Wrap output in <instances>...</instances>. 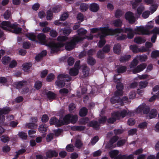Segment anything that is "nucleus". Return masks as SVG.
<instances>
[{
    "mask_svg": "<svg viewBox=\"0 0 159 159\" xmlns=\"http://www.w3.org/2000/svg\"><path fill=\"white\" fill-rule=\"evenodd\" d=\"M84 38L78 36L73 37L70 41L66 42L65 43H55L56 46H54L52 53L58 52L60 50L61 48L65 46V49L67 51H71L76 46L77 44L79 42L83 41Z\"/></svg>",
    "mask_w": 159,
    "mask_h": 159,
    "instance_id": "f257e3e1",
    "label": "nucleus"
},
{
    "mask_svg": "<svg viewBox=\"0 0 159 159\" xmlns=\"http://www.w3.org/2000/svg\"><path fill=\"white\" fill-rule=\"evenodd\" d=\"M123 30L122 28H116L113 29L109 28L108 27H101V32L98 34L101 40H105V38L107 36L113 35L116 34H119L123 32Z\"/></svg>",
    "mask_w": 159,
    "mask_h": 159,
    "instance_id": "f03ea898",
    "label": "nucleus"
},
{
    "mask_svg": "<svg viewBox=\"0 0 159 159\" xmlns=\"http://www.w3.org/2000/svg\"><path fill=\"white\" fill-rule=\"evenodd\" d=\"M1 25V28L3 30L16 34H19L21 32L22 28L18 27L17 24H11L9 21H3Z\"/></svg>",
    "mask_w": 159,
    "mask_h": 159,
    "instance_id": "7ed1b4c3",
    "label": "nucleus"
},
{
    "mask_svg": "<svg viewBox=\"0 0 159 159\" xmlns=\"http://www.w3.org/2000/svg\"><path fill=\"white\" fill-rule=\"evenodd\" d=\"M37 38L40 43L42 44L48 46L51 50V53H52L54 46H56V42L52 39L49 38L48 39H46L45 35L41 33L38 34Z\"/></svg>",
    "mask_w": 159,
    "mask_h": 159,
    "instance_id": "20e7f679",
    "label": "nucleus"
},
{
    "mask_svg": "<svg viewBox=\"0 0 159 159\" xmlns=\"http://www.w3.org/2000/svg\"><path fill=\"white\" fill-rule=\"evenodd\" d=\"M71 79L70 76L68 75L60 74L57 76V80L56 81L55 84L57 86L63 88L65 85V81L69 82Z\"/></svg>",
    "mask_w": 159,
    "mask_h": 159,
    "instance_id": "39448f33",
    "label": "nucleus"
},
{
    "mask_svg": "<svg viewBox=\"0 0 159 159\" xmlns=\"http://www.w3.org/2000/svg\"><path fill=\"white\" fill-rule=\"evenodd\" d=\"M132 112L130 111H127L125 110H123L120 112L117 111L115 113L112 114L111 116H112L116 117L117 119H119L120 117L123 118L126 115L130 116L131 115Z\"/></svg>",
    "mask_w": 159,
    "mask_h": 159,
    "instance_id": "423d86ee",
    "label": "nucleus"
},
{
    "mask_svg": "<svg viewBox=\"0 0 159 159\" xmlns=\"http://www.w3.org/2000/svg\"><path fill=\"white\" fill-rule=\"evenodd\" d=\"M11 111L9 107H5L0 109V124H3L5 120V116L3 115L8 113Z\"/></svg>",
    "mask_w": 159,
    "mask_h": 159,
    "instance_id": "0eeeda50",
    "label": "nucleus"
},
{
    "mask_svg": "<svg viewBox=\"0 0 159 159\" xmlns=\"http://www.w3.org/2000/svg\"><path fill=\"white\" fill-rule=\"evenodd\" d=\"M150 110V108L146 105L145 103L139 106L136 110L137 113H140L143 112V114H147L149 113Z\"/></svg>",
    "mask_w": 159,
    "mask_h": 159,
    "instance_id": "6e6552de",
    "label": "nucleus"
},
{
    "mask_svg": "<svg viewBox=\"0 0 159 159\" xmlns=\"http://www.w3.org/2000/svg\"><path fill=\"white\" fill-rule=\"evenodd\" d=\"M119 151L117 150H113L109 152L110 157L114 159H126L125 154L118 155Z\"/></svg>",
    "mask_w": 159,
    "mask_h": 159,
    "instance_id": "1a4fd4ad",
    "label": "nucleus"
},
{
    "mask_svg": "<svg viewBox=\"0 0 159 159\" xmlns=\"http://www.w3.org/2000/svg\"><path fill=\"white\" fill-rule=\"evenodd\" d=\"M125 18L126 20H128L130 24H134L135 22V19L134 15L131 11H128L125 14Z\"/></svg>",
    "mask_w": 159,
    "mask_h": 159,
    "instance_id": "9d476101",
    "label": "nucleus"
},
{
    "mask_svg": "<svg viewBox=\"0 0 159 159\" xmlns=\"http://www.w3.org/2000/svg\"><path fill=\"white\" fill-rule=\"evenodd\" d=\"M135 31L140 32L142 35H149L150 32L149 30L145 29L142 26L136 27V28L134 30Z\"/></svg>",
    "mask_w": 159,
    "mask_h": 159,
    "instance_id": "9b49d317",
    "label": "nucleus"
},
{
    "mask_svg": "<svg viewBox=\"0 0 159 159\" xmlns=\"http://www.w3.org/2000/svg\"><path fill=\"white\" fill-rule=\"evenodd\" d=\"M49 124L51 125H54L57 127L61 126L60 120H58L55 117H52L50 119Z\"/></svg>",
    "mask_w": 159,
    "mask_h": 159,
    "instance_id": "f8f14e48",
    "label": "nucleus"
},
{
    "mask_svg": "<svg viewBox=\"0 0 159 159\" xmlns=\"http://www.w3.org/2000/svg\"><path fill=\"white\" fill-rule=\"evenodd\" d=\"M147 65L145 63H142L138 66L133 70V72L134 74H136L143 71L146 67Z\"/></svg>",
    "mask_w": 159,
    "mask_h": 159,
    "instance_id": "ddd939ff",
    "label": "nucleus"
},
{
    "mask_svg": "<svg viewBox=\"0 0 159 159\" xmlns=\"http://www.w3.org/2000/svg\"><path fill=\"white\" fill-rule=\"evenodd\" d=\"M70 115L68 114L66 115L63 118L62 120H60L61 126L63 125H66L70 123Z\"/></svg>",
    "mask_w": 159,
    "mask_h": 159,
    "instance_id": "4468645a",
    "label": "nucleus"
},
{
    "mask_svg": "<svg viewBox=\"0 0 159 159\" xmlns=\"http://www.w3.org/2000/svg\"><path fill=\"white\" fill-rule=\"evenodd\" d=\"M46 156L48 158L57 157L58 155V153L56 151L49 149L46 152Z\"/></svg>",
    "mask_w": 159,
    "mask_h": 159,
    "instance_id": "2eb2a0df",
    "label": "nucleus"
},
{
    "mask_svg": "<svg viewBox=\"0 0 159 159\" xmlns=\"http://www.w3.org/2000/svg\"><path fill=\"white\" fill-rule=\"evenodd\" d=\"M88 126L90 127L93 128L95 130H98L100 128V125L98 122L96 120H92L90 121Z\"/></svg>",
    "mask_w": 159,
    "mask_h": 159,
    "instance_id": "dca6fc26",
    "label": "nucleus"
},
{
    "mask_svg": "<svg viewBox=\"0 0 159 159\" xmlns=\"http://www.w3.org/2000/svg\"><path fill=\"white\" fill-rule=\"evenodd\" d=\"M47 52L46 50H43L41 52L37 55L35 57V60L37 61H40L43 58V57L46 55Z\"/></svg>",
    "mask_w": 159,
    "mask_h": 159,
    "instance_id": "f3484780",
    "label": "nucleus"
},
{
    "mask_svg": "<svg viewBox=\"0 0 159 159\" xmlns=\"http://www.w3.org/2000/svg\"><path fill=\"white\" fill-rule=\"evenodd\" d=\"M99 9V7L98 5L96 3H92L89 6L90 10L93 12H97Z\"/></svg>",
    "mask_w": 159,
    "mask_h": 159,
    "instance_id": "a211bd4d",
    "label": "nucleus"
},
{
    "mask_svg": "<svg viewBox=\"0 0 159 159\" xmlns=\"http://www.w3.org/2000/svg\"><path fill=\"white\" fill-rule=\"evenodd\" d=\"M131 57L130 55H126L121 56L120 58L119 61L121 63H125L128 61Z\"/></svg>",
    "mask_w": 159,
    "mask_h": 159,
    "instance_id": "6ab92c4d",
    "label": "nucleus"
},
{
    "mask_svg": "<svg viewBox=\"0 0 159 159\" xmlns=\"http://www.w3.org/2000/svg\"><path fill=\"white\" fill-rule=\"evenodd\" d=\"M112 24L115 27L120 28L123 25L122 21L120 19L114 20L112 21Z\"/></svg>",
    "mask_w": 159,
    "mask_h": 159,
    "instance_id": "aec40b11",
    "label": "nucleus"
},
{
    "mask_svg": "<svg viewBox=\"0 0 159 159\" xmlns=\"http://www.w3.org/2000/svg\"><path fill=\"white\" fill-rule=\"evenodd\" d=\"M121 46L120 43H117L114 45L113 47V51L114 53L119 55L120 53Z\"/></svg>",
    "mask_w": 159,
    "mask_h": 159,
    "instance_id": "412c9836",
    "label": "nucleus"
},
{
    "mask_svg": "<svg viewBox=\"0 0 159 159\" xmlns=\"http://www.w3.org/2000/svg\"><path fill=\"white\" fill-rule=\"evenodd\" d=\"M47 129L48 126L46 125L41 124L39 126L38 130L40 133L45 134Z\"/></svg>",
    "mask_w": 159,
    "mask_h": 159,
    "instance_id": "4be33fe9",
    "label": "nucleus"
},
{
    "mask_svg": "<svg viewBox=\"0 0 159 159\" xmlns=\"http://www.w3.org/2000/svg\"><path fill=\"white\" fill-rule=\"evenodd\" d=\"M88 110L85 107H83L80 110L79 114L81 117L85 116L87 114Z\"/></svg>",
    "mask_w": 159,
    "mask_h": 159,
    "instance_id": "5701e85b",
    "label": "nucleus"
},
{
    "mask_svg": "<svg viewBox=\"0 0 159 159\" xmlns=\"http://www.w3.org/2000/svg\"><path fill=\"white\" fill-rule=\"evenodd\" d=\"M90 69L86 65L82 66V72L85 77H87L89 74Z\"/></svg>",
    "mask_w": 159,
    "mask_h": 159,
    "instance_id": "b1692460",
    "label": "nucleus"
},
{
    "mask_svg": "<svg viewBox=\"0 0 159 159\" xmlns=\"http://www.w3.org/2000/svg\"><path fill=\"white\" fill-rule=\"evenodd\" d=\"M122 99L120 97H116L114 95L110 99V102L112 104L121 102Z\"/></svg>",
    "mask_w": 159,
    "mask_h": 159,
    "instance_id": "393cba45",
    "label": "nucleus"
},
{
    "mask_svg": "<svg viewBox=\"0 0 159 159\" xmlns=\"http://www.w3.org/2000/svg\"><path fill=\"white\" fill-rule=\"evenodd\" d=\"M85 128V126H74L71 127V129L73 131H81L84 130Z\"/></svg>",
    "mask_w": 159,
    "mask_h": 159,
    "instance_id": "a878e982",
    "label": "nucleus"
},
{
    "mask_svg": "<svg viewBox=\"0 0 159 159\" xmlns=\"http://www.w3.org/2000/svg\"><path fill=\"white\" fill-rule=\"evenodd\" d=\"M134 42L137 43L141 44L144 43L146 41V40L144 38L141 37H135L134 39Z\"/></svg>",
    "mask_w": 159,
    "mask_h": 159,
    "instance_id": "bb28decb",
    "label": "nucleus"
},
{
    "mask_svg": "<svg viewBox=\"0 0 159 159\" xmlns=\"http://www.w3.org/2000/svg\"><path fill=\"white\" fill-rule=\"evenodd\" d=\"M47 98L49 100H52L56 98V94L54 93L53 92L49 91L46 94Z\"/></svg>",
    "mask_w": 159,
    "mask_h": 159,
    "instance_id": "cd10ccee",
    "label": "nucleus"
},
{
    "mask_svg": "<svg viewBox=\"0 0 159 159\" xmlns=\"http://www.w3.org/2000/svg\"><path fill=\"white\" fill-rule=\"evenodd\" d=\"M79 73V69L76 68H71L69 70V74L70 76H75L77 75Z\"/></svg>",
    "mask_w": 159,
    "mask_h": 159,
    "instance_id": "c85d7f7f",
    "label": "nucleus"
},
{
    "mask_svg": "<svg viewBox=\"0 0 159 159\" xmlns=\"http://www.w3.org/2000/svg\"><path fill=\"white\" fill-rule=\"evenodd\" d=\"M87 62L89 65L93 66L96 63V60L92 57L89 56L87 59Z\"/></svg>",
    "mask_w": 159,
    "mask_h": 159,
    "instance_id": "c756f323",
    "label": "nucleus"
},
{
    "mask_svg": "<svg viewBox=\"0 0 159 159\" xmlns=\"http://www.w3.org/2000/svg\"><path fill=\"white\" fill-rule=\"evenodd\" d=\"M25 127L29 129H35L37 127V125L36 124L33 123H26Z\"/></svg>",
    "mask_w": 159,
    "mask_h": 159,
    "instance_id": "7c9ffc66",
    "label": "nucleus"
},
{
    "mask_svg": "<svg viewBox=\"0 0 159 159\" xmlns=\"http://www.w3.org/2000/svg\"><path fill=\"white\" fill-rule=\"evenodd\" d=\"M157 114V111L156 109H152L150 112L149 115V119H151L155 118Z\"/></svg>",
    "mask_w": 159,
    "mask_h": 159,
    "instance_id": "2f4dec72",
    "label": "nucleus"
},
{
    "mask_svg": "<svg viewBox=\"0 0 159 159\" xmlns=\"http://www.w3.org/2000/svg\"><path fill=\"white\" fill-rule=\"evenodd\" d=\"M26 36L30 40L33 41H36V36L34 33H28L27 34Z\"/></svg>",
    "mask_w": 159,
    "mask_h": 159,
    "instance_id": "473e14b6",
    "label": "nucleus"
},
{
    "mask_svg": "<svg viewBox=\"0 0 159 159\" xmlns=\"http://www.w3.org/2000/svg\"><path fill=\"white\" fill-rule=\"evenodd\" d=\"M89 120V118L88 117L81 118L79 120L80 124L81 125H85L88 122Z\"/></svg>",
    "mask_w": 159,
    "mask_h": 159,
    "instance_id": "72a5a7b5",
    "label": "nucleus"
},
{
    "mask_svg": "<svg viewBox=\"0 0 159 159\" xmlns=\"http://www.w3.org/2000/svg\"><path fill=\"white\" fill-rule=\"evenodd\" d=\"M88 5L85 3L81 4L80 6V9L81 11L84 12L87 11L88 9Z\"/></svg>",
    "mask_w": 159,
    "mask_h": 159,
    "instance_id": "f704fd0d",
    "label": "nucleus"
},
{
    "mask_svg": "<svg viewBox=\"0 0 159 159\" xmlns=\"http://www.w3.org/2000/svg\"><path fill=\"white\" fill-rule=\"evenodd\" d=\"M23 70L25 72H27L32 66V64L30 63H26L23 65Z\"/></svg>",
    "mask_w": 159,
    "mask_h": 159,
    "instance_id": "c9c22d12",
    "label": "nucleus"
},
{
    "mask_svg": "<svg viewBox=\"0 0 159 159\" xmlns=\"http://www.w3.org/2000/svg\"><path fill=\"white\" fill-rule=\"evenodd\" d=\"M18 136L20 138L24 140L26 139L28 137L27 134L23 131L19 132L18 133Z\"/></svg>",
    "mask_w": 159,
    "mask_h": 159,
    "instance_id": "e433bc0d",
    "label": "nucleus"
},
{
    "mask_svg": "<svg viewBox=\"0 0 159 159\" xmlns=\"http://www.w3.org/2000/svg\"><path fill=\"white\" fill-rule=\"evenodd\" d=\"M70 123H75L78 120V117L76 115L71 116L70 115Z\"/></svg>",
    "mask_w": 159,
    "mask_h": 159,
    "instance_id": "4c0bfd02",
    "label": "nucleus"
},
{
    "mask_svg": "<svg viewBox=\"0 0 159 159\" xmlns=\"http://www.w3.org/2000/svg\"><path fill=\"white\" fill-rule=\"evenodd\" d=\"M97 57L100 59H103L105 57V55L103 52L101 50L98 51L97 53Z\"/></svg>",
    "mask_w": 159,
    "mask_h": 159,
    "instance_id": "58836bf2",
    "label": "nucleus"
},
{
    "mask_svg": "<svg viewBox=\"0 0 159 159\" xmlns=\"http://www.w3.org/2000/svg\"><path fill=\"white\" fill-rule=\"evenodd\" d=\"M53 16V13L50 10H48L47 12L46 19L47 20H51Z\"/></svg>",
    "mask_w": 159,
    "mask_h": 159,
    "instance_id": "ea45409f",
    "label": "nucleus"
},
{
    "mask_svg": "<svg viewBox=\"0 0 159 159\" xmlns=\"http://www.w3.org/2000/svg\"><path fill=\"white\" fill-rule=\"evenodd\" d=\"M126 70V67L125 66H121L117 69V72L118 73H123Z\"/></svg>",
    "mask_w": 159,
    "mask_h": 159,
    "instance_id": "a19ab883",
    "label": "nucleus"
},
{
    "mask_svg": "<svg viewBox=\"0 0 159 159\" xmlns=\"http://www.w3.org/2000/svg\"><path fill=\"white\" fill-rule=\"evenodd\" d=\"M130 49L134 53H137L139 52V49L136 45H131L129 47Z\"/></svg>",
    "mask_w": 159,
    "mask_h": 159,
    "instance_id": "79ce46f5",
    "label": "nucleus"
},
{
    "mask_svg": "<svg viewBox=\"0 0 159 159\" xmlns=\"http://www.w3.org/2000/svg\"><path fill=\"white\" fill-rule=\"evenodd\" d=\"M62 7L61 5H56L55 7L52 8V10L54 13H57L59 12Z\"/></svg>",
    "mask_w": 159,
    "mask_h": 159,
    "instance_id": "37998d69",
    "label": "nucleus"
},
{
    "mask_svg": "<svg viewBox=\"0 0 159 159\" xmlns=\"http://www.w3.org/2000/svg\"><path fill=\"white\" fill-rule=\"evenodd\" d=\"M11 58L9 57H4L2 59V62L4 64L9 63L11 61Z\"/></svg>",
    "mask_w": 159,
    "mask_h": 159,
    "instance_id": "c03bdc74",
    "label": "nucleus"
},
{
    "mask_svg": "<svg viewBox=\"0 0 159 159\" xmlns=\"http://www.w3.org/2000/svg\"><path fill=\"white\" fill-rule=\"evenodd\" d=\"M42 85V82L41 81L38 80L35 82L34 86L36 89L39 90L41 88Z\"/></svg>",
    "mask_w": 159,
    "mask_h": 159,
    "instance_id": "a18cd8bd",
    "label": "nucleus"
},
{
    "mask_svg": "<svg viewBox=\"0 0 159 159\" xmlns=\"http://www.w3.org/2000/svg\"><path fill=\"white\" fill-rule=\"evenodd\" d=\"M123 13L122 10L120 9H117L115 13V16L117 18H118L121 17Z\"/></svg>",
    "mask_w": 159,
    "mask_h": 159,
    "instance_id": "49530a36",
    "label": "nucleus"
},
{
    "mask_svg": "<svg viewBox=\"0 0 159 159\" xmlns=\"http://www.w3.org/2000/svg\"><path fill=\"white\" fill-rule=\"evenodd\" d=\"M1 140L3 143H6L8 142L10 138L6 135H2L0 138Z\"/></svg>",
    "mask_w": 159,
    "mask_h": 159,
    "instance_id": "de8ad7c7",
    "label": "nucleus"
},
{
    "mask_svg": "<svg viewBox=\"0 0 159 159\" xmlns=\"http://www.w3.org/2000/svg\"><path fill=\"white\" fill-rule=\"evenodd\" d=\"M11 12L9 10H7L3 14V17L5 19L8 20L11 16Z\"/></svg>",
    "mask_w": 159,
    "mask_h": 159,
    "instance_id": "09e8293b",
    "label": "nucleus"
},
{
    "mask_svg": "<svg viewBox=\"0 0 159 159\" xmlns=\"http://www.w3.org/2000/svg\"><path fill=\"white\" fill-rule=\"evenodd\" d=\"M151 57L153 58H155L159 57V51L157 50L153 51L151 53Z\"/></svg>",
    "mask_w": 159,
    "mask_h": 159,
    "instance_id": "8fccbe9b",
    "label": "nucleus"
},
{
    "mask_svg": "<svg viewBox=\"0 0 159 159\" xmlns=\"http://www.w3.org/2000/svg\"><path fill=\"white\" fill-rule=\"evenodd\" d=\"M138 61L137 59L136 58H134L130 64V68L136 66L138 64Z\"/></svg>",
    "mask_w": 159,
    "mask_h": 159,
    "instance_id": "3c124183",
    "label": "nucleus"
},
{
    "mask_svg": "<svg viewBox=\"0 0 159 159\" xmlns=\"http://www.w3.org/2000/svg\"><path fill=\"white\" fill-rule=\"evenodd\" d=\"M148 123L146 122H143L140 123L138 125V128L140 129H144L147 127Z\"/></svg>",
    "mask_w": 159,
    "mask_h": 159,
    "instance_id": "603ef678",
    "label": "nucleus"
},
{
    "mask_svg": "<svg viewBox=\"0 0 159 159\" xmlns=\"http://www.w3.org/2000/svg\"><path fill=\"white\" fill-rule=\"evenodd\" d=\"M54 75L52 73L48 74L46 78V80L48 82L52 81L54 78Z\"/></svg>",
    "mask_w": 159,
    "mask_h": 159,
    "instance_id": "864d4df0",
    "label": "nucleus"
},
{
    "mask_svg": "<svg viewBox=\"0 0 159 159\" xmlns=\"http://www.w3.org/2000/svg\"><path fill=\"white\" fill-rule=\"evenodd\" d=\"M77 32L79 35H82L86 34L87 31L85 30H84L82 28H80L77 30Z\"/></svg>",
    "mask_w": 159,
    "mask_h": 159,
    "instance_id": "5fc2aeb1",
    "label": "nucleus"
},
{
    "mask_svg": "<svg viewBox=\"0 0 159 159\" xmlns=\"http://www.w3.org/2000/svg\"><path fill=\"white\" fill-rule=\"evenodd\" d=\"M75 105L73 103L70 104L69 106V110L70 112H74L75 110Z\"/></svg>",
    "mask_w": 159,
    "mask_h": 159,
    "instance_id": "6e6d98bb",
    "label": "nucleus"
},
{
    "mask_svg": "<svg viewBox=\"0 0 159 159\" xmlns=\"http://www.w3.org/2000/svg\"><path fill=\"white\" fill-rule=\"evenodd\" d=\"M116 35L117 37L116 39L118 41L123 40L127 38L126 35L124 34H122L121 35L119 36L118 34H116Z\"/></svg>",
    "mask_w": 159,
    "mask_h": 159,
    "instance_id": "4d7b16f0",
    "label": "nucleus"
},
{
    "mask_svg": "<svg viewBox=\"0 0 159 159\" xmlns=\"http://www.w3.org/2000/svg\"><path fill=\"white\" fill-rule=\"evenodd\" d=\"M49 120V117L46 114L42 115L41 118V121L43 123H45L47 122Z\"/></svg>",
    "mask_w": 159,
    "mask_h": 159,
    "instance_id": "13d9d810",
    "label": "nucleus"
},
{
    "mask_svg": "<svg viewBox=\"0 0 159 159\" xmlns=\"http://www.w3.org/2000/svg\"><path fill=\"white\" fill-rule=\"evenodd\" d=\"M138 59L141 62L146 61L147 59V56L146 55H141L138 57Z\"/></svg>",
    "mask_w": 159,
    "mask_h": 159,
    "instance_id": "bf43d9fd",
    "label": "nucleus"
},
{
    "mask_svg": "<svg viewBox=\"0 0 159 159\" xmlns=\"http://www.w3.org/2000/svg\"><path fill=\"white\" fill-rule=\"evenodd\" d=\"M148 82L147 81H141L139 83V85L141 88H145L148 85Z\"/></svg>",
    "mask_w": 159,
    "mask_h": 159,
    "instance_id": "052dcab7",
    "label": "nucleus"
},
{
    "mask_svg": "<svg viewBox=\"0 0 159 159\" xmlns=\"http://www.w3.org/2000/svg\"><path fill=\"white\" fill-rule=\"evenodd\" d=\"M82 145V143L80 140L77 139L76 140L75 146L76 148H80L81 147Z\"/></svg>",
    "mask_w": 159,
    "mask_h": 159,
    "instance_id": "680f3d73",
    "label": "nucleus"
},
{
    "mask_svg": "<svg viewBox=\"0 0 159 159\" xmlns=\"http://www.w3.org/2000/svg\"><path fill=\"white\" fill-rule=\"evenodd\" d=\"M137 131V129L136 128L132 129H129L128 132L129 135H132L135 134Z\"/></svg>",
    "mask_w": 159,
    "mask_h": 159,
    "instance_id": "e2e57ef3",
    "label": "nucleus"
},
{
    "mask_svg": "<svg viewBox=\"0 0 159 159\" xmlns=\"http://www.w3.org/2000/svg\"><path fill=\"white\" fill-rule=\"evenodd\" d=\"M110 49V46L109 45L106 44L102 48V52L107 53L109 52Z\"/></svg>",
    "mask_w": 159,
    "mask_h": 159,
    "instance_id": "0e129e2a",
    "label": "nucleus"
},
{
    "mask_svg": "<svg viewBox=\"0 0 159 159\" xmlns=\"http://www.w3.org/2000/svg\"><path fill=\"white\" fill-rule=\"evenodd\" d=\"M50 34L52 37L55 38L57 36L58 33L55 30H52L50 32Z\"/></svg>",
    "mask_w": 159,
    "mask_h": 159,
    "instance_id": "69168bd1",
    "label": "nucleus"
},
{
    "mask_svg": "<svg viewBox=\"0 0 159 159\" xmlns=\"http://www.w3.org/2000/svg\"><path fill=\"white\" fill-rule=\"evenodd\" d=\"M123 91L120 90H117L115 91L114 93V95L117 97H120L123 95Z\"/></svg>",
    "mask_w": 159,
    "mask_h": 159,
    "instance_id": "338daca9",
    "label": "nucleus"
},
{
    "mask_svg": "<svg viewBox=\"0 0 159 159\" xmlns=\"http://www.w3.org/2000/svg\"><path fill=\"white\" fill-rule=\"evenodd\" d=\"M84 16L82 14L80 13H79L77 16V18L80 22H82L84 20Z\"/></svg>",
    "mask_w": 159,
    "mask_h": 159,
    "instance_id": "774afa93",
    "label": "nucleus"
}]
</instances>
